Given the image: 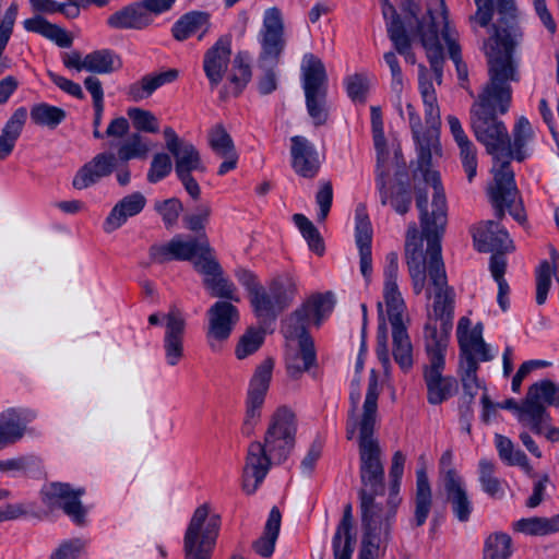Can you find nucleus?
I'll return each mask as SVG.
<instances>
[{
  "label": "nucleus",
  "mask_w": 559,
  "mask_h": 559,
  "mask_svg": "<svg viewBox=\"0 0 559 559\" xmlns=\"http://www.w3.org/2000/svg\"><path fill=\"white\" fill-rule=\"evenodd\" d=\"M26 119H27L26 108L25 107L17 108L12 114V116L9 118L7 123L4 124V127L2 129V133L17 140L22 133V130L26 122Z\"/></svg>",
  "instance_id": "338daca9"
},
{
  "label": "nucleus",
  "mask_w": 559,
  "mask_h": 559,
  "mask_svg": "<svg viewBox=\"0 0 559 559\" xmlns=\"http://www.w3.org/2000/svg\"><path fill=\"white\" fill-rule=\"evenodd\" d=\"M251 79V67L246 52L239 51L234 60L229 81L234 84V95H238Z\"/></svg>",
  "instance_id": "864d4df0"
},
{
  "label": "nucleus",
  "mask_w": 559,
  "mask_h": 559,
  "mask_svg": "<svg viewBox=\"0 0 559 559\" xmlns=\"http://www.w3.org/2000/svg\"><path fill=\"white\" fill-rule=\"evenodd\" d=\"M383 297L390 323L401 322L405 309L404 300L399 290L397 282H384Z\"/></svg>",
  "instance_id": "3c124183"
},
{
  "label": "nucleus",
  "mask_w": 559,
  "mask_h": 559,
  "mask_svg": "<svg viewBox=\"0 0 559 559\" xmlns=\"http://www.w3.org/2000/svg\"><path fill=\"white\" fill-rule=\"evenodd\" d=\"M296 431L295 414L287 407L277 408L270 419L263 441L276 461H286L295 447Z\"/></svg>",
  "instance_id": "4468645a"
},
{
  "label": "nucleus",
  "mask_w": 559,
  "mask_h": 559,
  "mask_svg": "<svg viewBox=\"0 0 559 559\" xmlns=\"http://www.w3.org/2000/svg\"><path fill=\"white\" fill-rule=\"evenodd\" d=\"M493 12L497 13V20L492 24L493 34L484 43L488 69L493 62H499L502 66H514L519 70L514 51L524 39V31L519 22L515 0H492Z\"/></svg>",
  "instance_id": "0eeeda50"
},
{
  "label": "nucleus",
  "mask_w": 559,
  "mask_h": 559,
  "mask_svg": "<svg viewBox=\"0 0 559 559\" xmlns=\"http://www.w3.org/2000/svg\"><path fill=\"white\" fill-rule=\"evenodd\" d=\"M497 211V209L493 206ZM498 221L480 222L473 227L472 234L474 245L480 252L509 253L514 251L515 246L510 238L507 229L500 224V218L496 214Z\"/></svg>",
  "instance_id": "aec40b11"
},
{
  "label": "nucleus",
  "mask_w": 559,
  "mask_h": 559,
  "mask_svg": "<svg viewBox=\"0 0 559 559\" xmlns=\"http://www.w3.org/2000/svg\"><path fill=\"white\" fill-rule=\"evenodd\" d=\"M514 532L531 536H545L559 532V514L551 518L532 516L515 521L512 524Z\"/></svg>",
  "instance_id": "ea45409f"
},
{
  "label": "nucleus",
  "mask_w": 559,
  "mask_h": 559,
  "mask_svg": "<svg viewBox=\"0 0 559 559\" xmlns=\"http://www.w3.org/2000/svg\"><path fill=\"white\" fill-rule=\"evenodd\" d=\"M23 25L27 32L38 33L55 41L59 47L69 48L72 45V37L63 28L40 15L25 20Z\"/></svg>",
  "instance_id": "58836bf2"
},
{
  "label": "nucleus",
  "mask_w": 559,
  "mask_h": 559,
  "mask_svg": "<svg viewBox=\"0 0 559 559\" xmlns=\"http://www.w3.org/2000/svg\"><path fill=\"white\" fill-rule=\"evenodd\" d=\"M292 141V165L304 178H313L320 169V158L314 145L306 138L295 135Z\"/></svg>",
  "instance_id": "bb28decb"
},
{
  "label": "nucleus",
  "mask_w": 559,
  "mask_h": 559,
  "mask_svg": "<svg viewBox=\"0 0 559 559\" xmlns=\"http://www.w3.org/2000/svg\"><path fill=\"white\" fill-rule=\"evenodd\" d=\"M212 207L206 203H202L195 207L193 213L183 216L182 222L185 227L190 231L199 234V237L195 238V240H199L202 235L206 236L205 226L210 221ZM183 238L187 239L191 237L189 236ZM192 238L194 239V237Z\"/></svg>",
  "instance_id": "4d7b16f0"
},
{
  "label": "nucleus",
  "mask_w": 559,
  "mask_h": 559,
  "mask_svg": "<svg viewBox=\"0 0 559 559\" xmlns=\"http://www.w3.org/2000/svg\"><path fill=\"white\" fill-rule=\"evenodd\" d=\"M478 467L479 481L483 490L490 497H501L503 495V490L500 479L495 476L496 463L491 460L481 459L478 463Z\"/></svg>",
  "instance_id": "603ef678"
},
{
  "label": "nucleus",
  "mask_w": 559,
  "mask_h": 559,
  "mask_svg": "<svg viewBox=\"0 0 559 559\" xmlns=\"http://www.w3.org/2000/svg\"><path fill=\"white\" fill-rule=\"evenodd\" d=\"M511 537L501 532L490 534L484 546V559H509L512 554Z\"/></svg>",
  "instance_id": "49530a36"
},
{
  "label": "nucleus",
  "mask_w": 559,
  "mask_h": 559,
  "mask_svg": "<svg viewBox=\"0 0 559 559\" xmlns=\"http://www.w3.org/2000/svg\"><path fill=\"white\" fill-rule=\"evenodd\" d=\"M443 489L453 515L462 523L469 521L474 507L464 480H451L450 484L443 485Z\"/></svg>",
  "instance_id": "f704fd0d"
},
{
  "label": "nucleus",
  "mask_w": 559,
  "mask_h": 559,
  "mask_svg": "<svg viewBox=\"0 0 559 559\" xmlns=\"http://www.w3.org/2000/svg\"><path fill=\"white\" fill-rule=\"evenodd\" d=\"M469 326L471 320L466 317L461 318L456 334L461 353L463 390L465 394L473 399L480 388L477 378V358L481 361H489L492 359V355L483 338V324L477 323L472 330H469Z\"/></svg>",
  "instance_id": "1a4fd4ad"
},
{
  "label": "nucleus",
  "mask_w": 559,
  "mask_h": 559,
  "mask_svg": "<svg viewBox=\"0 0 559 559\" xmlns=\"http://www.w3.org/2000/svg\"><path fill=\"white\" fill-rule=\"evenodd\" d=\"M371 127L373 134V142L377 150L378 168L385 166L390 159V151L386 146L382 114L379 107H371Z\"/></svg>",
  "instance_id": "de8ad7c7"
},
{
  "label": "nucleus",
  "mask_w": 559,
  "mask_h": 559,
  "mask_svg": "<svg viewBox=\"0 0 559 559\" xmlns=\"http://www.w3.org/2000/svg\"><path fill=\"white\" fill-rule=\"evenodd\" d=\"M301 81L308 115L316 127L328 122V74L320 58L306 53L301 64Z\"/></svg>",
  "instance_id": "9b49d317"
},
{
  "label": "nucleus",
  "mask_w": 559,
  "mask_h": 559,
  "mask_svg": "<svg viewBox=\"0 0 559 559\" xmlns=\"http://www.w3.org/2000/svg\"><path fill=\"white\" fill-rule=\"evenodd\" d=\"M66 111L46 103H39L31 108V119L37 126L57 128L64 119Z\"/></svg>",
  "instance_id": "c03bdc74"
},
{
  "label": "nucleus",
  "mask_w": 559,
  "mask_h": 559,
  "mask_svg": "<svg viewBox=\"0 0 559 559\" xmlns=\"http://www.w3.org/2000/svg\"><path fill=\"white\" fill-rule=\"evenodd\" d=\"M436 21L438 35L442 37L448 46L449 56L455 63L459 80L467 81V67L462 61L461 47L457 43L459 34L450 25L448 10L443 0L435 1L433 22Z\"/></svg>",
  "instance_id": "b1692460"
},
{
  "label": "nucleus",
  "mask_w": 559,
  "mask_h": 559,
  "mask_svg": "<svg viewBox=\"0 0 559 559\" xmlns=\"http://www.w3.org/2000/svg\"><path fill=\"white\" fill-rule=\"evenodd\" d=\"M154 22V17L148 15L140 3L133 2L126 5L107 17V25L112 29H134L142 31L150 27Z\"/></svg>",
  "instance_id": "cd10ccee"
},
{
  "label": "nucleus",
  "mask_w": 559,
  "mask_h": 559,
  "mask_svg": "<svg viewBox=\"0 0 559 559\" xmlns=\"http://www.w3.org/2000/svg\"><path fill=\"white\" fill-rule=\"evenodd\" d=\"M166 147L175 158V171L188 194L193 200H199L201 189L197 180L192 177V171H205L201 155L197 147L180 139L170 127L164 129Z\"/></svg>",
  "instance_id": "ddd939ff"
},
{
  "label": "nucleus",
  "mask_w": 559,
  "mask_h": 559,
  "mask_svg": "<svg viewBox=\"0 0 559 559\" xmlns=\"http://www.w3.org/2000/svg\"><path fill=\"white\" fill-rule=\"evenodd\" d=\"M334 307L333 294H314L282 322V333L287 340L312 338L308 333L311 323L320 326Z\"/></svg>",
  "instance_id": "f8f14e48"
},
{
  "label": "nucleus",
  "mask_w": 559,
  "mask_h": 559,
  "mask_svg": "<svg viewBox=\"0 0 559 559\" xmlns=\"http://www.w3.org/2000/svg\"><path fill=\"white\" fill-rule=\"evenodd\" d=\"M258 40L261 50L257 63L262 72L258 79V91L261 95H269L277 88L275 69L286 47L284 17L277 7L264 11Z\"/></svg>",
  "instance_id": "6e6552de"
},
{
  "label": "nucleus",
  "mask_w": 559,
  "mask_h": 559,
  "mask_svg": "<svg viewBox=\"0 0 559 559\" xmlns=\"http://www.w3.org/2000/svg\"><path fill=\"white\" fill-rule=\"evenodd\" d=\"M355 542L352 504L348 503L344 508L343 516L333 536L332 546L334 559H352Z\"/></svg>",
  "instance_id": "2f4dec72"
},
{
  "label": "nucleus",
  "mask_w": 559,
  "mask_h": 559,
  "mask_svg": "<svg viewBox=\"0 0 559 559\" xmlns=\"http://www.w3.org/2000/svg\"><path fill=\"white\" fill-rule=\"evenodd\" d=\"M372 228L364 206L356 210V228L355 241L359 250V267L360 273L367 283L370 282L372 275V257H371Z\"/></svg>",
  "instance_id": "a878e982"
},
{
  "label": "nucleus",
  "mask_w": 559,
  "mask_h": 559,
  "mask_svg": "<svg viewBox=\"0 0 559 559\" xmlns=\"http://www.w3.org/2000/svg\"><path fill=\"white\" fill-rule=\"evenodd\" d=\"M219 531L221 516L211 513L209 503L199 506L183 534V559H212Z\"/></svg>",
  "instance_id": "9d476101"
},
{
  "label": "nucleus",
  "mask_w": 559,
  "mask_h": 559,
  "mask_svg": "<svg viewBox=\"0 0 559 559\" xmlns=\"http://www.w3.org/2000/svg\"><path fill=\"white\" fill-rule=\"evenodd\" d=\"M554 269L546 260L542 261L536 270V302L543 305L551 285Z\"/></svg>",
  "instance_id": "052dcab7"
},
{
  "label": "nucleus",
  "mask_w": 559,
  "mask_h": 559,
  "mask_svg": "<svg viewBox=\"0 0 559 559\" xmlns=\"http://www.w3.org/2000/svg\"><path fill=\"white\" fill-rule=\"evenodd\" d=\"M84 546V542L80 538L67 540L55 550L50 559H76Z\"/></svg>",
  "instance_id": "774afa93"
},
{
  "label": "nucleus",
  "mask_w": 559,
  "mask_h": 559,
  "mask_svg": "<svg viewBox=\"0 0 559 559\" xmlns=\"http://www.w3.org/2000/svg\"><path fill=\"white\" fill-rule=\"evenodd\" d=\"M417 144V170L426 183L433 189L431 210L428 209L427 194L420 191L416 197L419 210L421 235L416 223H411L405 239V259L416 295L426 286V272H443L444 263L441 255V238L447 225V200L441 186L440 175L431 168L432 155L441 154L439 133L423 132L414 138Z\"/></svg>",
  "instance_id": "f03ea898"
},
{
  "label": "nucleus",
  "mask_w": 559,
  "mask_h": 559,
  "mask_svg": "<svg viewBox=\"0 0 559 559\" xmlns=\"http://www.w3.org/2000/svg\"><path fill=\"white\" fill-rule=\"evenodd\" d=\"M391 10V17L389 22L386 23V31L389 38L393 43V46H400L402 44L411 41L409 36L407 35L405 25L403 21L401 20L399 13L396 12L395 8H390Z\"/></svg>",
  "instance_id": "e2e57ef3"
},
{
  "label": "nucleus",
  "mask_w": 559,
  "mask_h": 559,
  "mask_svg": "<svg viewBox=\"0 0 559 559\" xmlns=\"http://www.w3.org/2000/svg\"><path fill=\"white\" fill-rule=\"evenodd\" d=\"M428 276L427 298H432V311L425 324V347L428 364L424 366L427 399L438 405L448 400L455 389L456 380L442 374L445 367V350L453 326L454 292L448 285L445 271L426 272Z\"/></svg>",
  "instance_id": "7ed1b4c3"
},
{
  "label": "nucleus",
  "mask_w": 559,
  "mask_h": 559,
  "mask_svg": "<svg viewBox=\"0 0 559 559\" xmlns=\"http://www.w3.org/2000/svg\"><path fill=\"white\" fill-rule=\"evenodd\" d=\"M148 257L154 264L189 261L193 269L203 275V285L213 297L229 302L240 301L235 284L225 276L215 251L205 235H202L199 240L185 239L182 235H176L165 243L152 245L148 248Z\"/></svg>",
  "instance_id": "39448f33"
},
{
  "label": "nucleus",
  "mask_w": 559,
  "mask_h": 559,
  "mask_svg": "<svg viewBox=\"0 0 559 559\" xmlns=\"http://www.w3.org/2000/svg\"><path fill=\"white\" fill-rule=\"evenodd\" d=\"M273 369L274 359L271 357L265 358L257 366L249 382L247 396L265 400L272 380Z\"/></svg>",
  "instance_id": "79ce46f5"
},
{
  "label": "nucleus",
  "mask_w": 559,
  "mask_h": 559,
  "mask_svg": "<svg viewBox=\"0 0 559 559\" xmlns=\"http://www.w3.org/2000/svg\"><path fill=\"white\" fill-rule=\"evenodd\" d=\"M488 82L485 84L477 100L471 107V128L477 139L496 163L492 167L493 182L488 187V195L492 206L497 209L498 217L506 215V210L521 225L526 222V215L514 173L510 160L513 152L511 139L497 114H506L512 100L511 82H520V70L514 66H502L493 62L488 69Z\"/></svg>",
  "instance_id": "f257e3e1"
},
{
  "label": "nucleus",
  "mask_w": 559,
  "mask_h": 559,
  "mask_svg": "<svg viewBox=\"0 0 559 559\" xmlns=\"http://www.w3.org/2000/svg\"><path fill=\"white\" fill-rule=\"evenodd\" d=\"M84 488H73L68 483H50L41 489L43 502L51 508L61 509L73 523L84 525L87 510L81 502Z\"/></svg>",
  "instance_id": "2eb2a0df"
},
{
  "label": "nucleus",
  "mask_w": 559,
  "mask_h": 559,
  "mask_svg": "<svg viewBox=\"0 0 559 559\" xmlns=\"http://www.w3.org/2000/svg\"><path fill=\"white\" fill-rule=\"evenodd\" d=\"M150 152V146L144 138L139 132H134L123 141L117 150V162L127 163L130 159L140 158L144 159Z\"/></svg>",
  "instance_id": "a18cd8bd"
},
{
  "label": "nucleus",
  "mask_w": 559,
  "mask_h": 559,
  "mask_svg": "<svg viewBox=\"0 0 559 559\" xmlns=\"http://www.w3.org/2000/svg\"><path fill=\"white\" fill-rule=\"evenodd\" d=\"M154 210L162 216L165 227L169 229L177 224L183 205L179 199L170 198L164 201H156Z\"/></svg>",
  "instance_id": "bf43d9fd"
},
{
  "label": "nucleus",
  "mask_w": 559,
  "mask_h": 559,
  "mask_svg": "<svg viewBox=\"0 0 559 559\" xmlns=\"http://www.w3.org/2000/svg\"><path fill=\"white\" fill-rule=\"evenodd\" d=\"M513 142L511 148L513 152L512 158L522 162L525 158L523 152L524 146L533 136V129L530 121L525 117H520L513 128Z\"/></svg>",
  "instance_id": "5fc2aeb1"
},
{
  "label": "nucleus",
  "mask_w": 559,
  "mask_h": 559,
  "mask_svg": "<svg viewBox=\"0 0 559 559\" xmlns=\"http://www.w3.org/2000/svg\"><path fill=\"white\" fill-rule=\"evenodd\" d=\"M389 173L383 167L378 168L377 186L380 193L381 203L390 204L400 215L406 214L412 205V192L407 178H396V183L388 188L385 177Z\"/></svg>",
  "instance_id": "393cba45"
},
{
  "label": "nucleus",
  "mask_w": 559,
  "mask_h": 559,
  "mask_svg": "<svg viewBox=\"0 0 559 559\" xmlns=\"http://www.w3.org/2000/svg\"><path fill=\"white\" fill-rule=\"evenodd\" d=\"M346 91L354 102L364 103L368 92V80L362 74H354L345 80Z\"/></svg>",
  "instance_id": "69168bd1"
},
{
  "label": "nucleus",
  "mask_w": 559,
  "mask_h": 559,
  "mask_svg": "<svg viewBox=\"0 0 559 559\" xmlns=\"http://www.w3.org/2000/svg\"><path fill=\"white\" fill-rule=\"evenodd\" d=\"M207 143L216 156L237 152L231 135L222 123H216L209 130Z\"/></svg>",
  "instance_id": "09e8293b"
},
{
  "label": "nucleus",
  "mask_w": 559,
  "mask_h": 559,
  "mask_svg": "<svg viewBox=\"0 0 559 559\" xmlns=\"http://www.w3.org/2000/svg\"><path fill=\"white\" fill-rule=\"evenodd\" d=\"M282 515L277 507H273L264 526L263 535L252 544L253 550L263 558H270L281 530Z\"/></svg>",
  "instance_id": "4c0bfd02"
},
{
  "label": "nucleus",
  "mask_w": 559,
  "mask_h": 559,
  "mask_svg": "<svg viewBox=\"0 0 559 559\" xmlns=\"http://www.w3.org/2000/svg\"><path fill=\"white\" fill-rule=\"evenodd\" d=\"M269 290L275 305L283 312L290 306L297 294V285L293 277L288 275H281L271 281Z\"/></svg>",
  "instance_id": "37998d69"
},
{
  "label": "nucleus",
  "mask_w": 559,
  "mask_h": 559,
  "mask_svg": "<svg viewBox=\"0 0 559 559\" xmlns=\"http://www.w3.org/2000/svg\"><path fill=\"white\" fill-rule=\"evenodd\" d=\"M251 305L255 316L263 321H274L281 313V310L275 305V300L269 292H265L262 287L257 290L251 297Z\"/></svg>",
  "instance_id": "8fccbe9b"
},
{
  "label": "nucleus",
  "mask_w": 559,
  "mask_h": 559,
  "mask_svg": "<svg viewBox=\"0 0 559 559\" xmlns=\"http://www.w3.org/2000/svg\"><path fill=\"white\" fill-rule=\"evenodd\" d=\"M317 354L312 338L298 342V350L286 356V370L290 378L298 379L304 372L316 365Z\"/></svg>",
  "instance_id": "72a5a7b5"
},
{
  "label": "nucleus",
  "mask_w": 559,
  "mask_h": 559,
  "mask_svg": "<svg viewBox=\"0 0 559 559\" xmlns=\"http://www.w3.org/2000/svg\"><path fill=\"white\" fill-rule=\"evenodd\" d=\"M416 35L419 37L420 44L426 50L430 68L435 74L437 84L442 82L444 53L443 47L438 35L437 21L433 22V7L427 8L426 14L417 20Z\"/></svg>",
  "instance_id": "6ab92c4d"
},
{
  "label": "nucleus",
  "mask_w": 559,
  "mask_h": 559,
  "mask_svg": "<svg viewBox=\"0 0 559 559\" xmlns=\"http://www.w3.org/2000/svg\"><path fill=\"white\" fill-rule=\"evenodd\" d=\"M231 37L224 35L209 48L203 58V70L212 88L218 86L230 64Z\"/></svg>",
  "instance_id": "5701e85b"
},
{
  "label": "nucleus",
  "mask_w": 559,
  "mask_h": 559,
  "mask_svg": "<svg viewBox=\"0 0 559 559\" xmlns=\"http://www.w3.org/2000/svg\"><path fill=\"white\" fill-rule=\"evenodd\" d=\"M146 205V198L141 192H133L122 198L111 209L105 219L104 230L110 234L121 227L129 217H133L142 212Z\"/></svg>",
  "instance_id": "c85d7f7f"
},
{
  "label": "nucleus",
  "mask_w": 559,
  "mask_h": 559,
  "mask_svg": "<svg viewBox=\"0 0 559 559\" xmlns=\"http://www.w3.org/2000/svg\"><path fill=\"white\" fill-rule=\"evenodd\" d=\"M173 164L169 155L166 153H157L153 156L151 168L147 173V180L152 183H155L171 171Z\"/></svg>",
  "instance_id": "0e129e2a"
},
{
  "label": "nucleus",
  "mask_w": 559,
  "mask_h": 559,
  "mask_svg": "<svg viewBox=\"0 0 559 559\" xmlns=\"http://www.w3.org/2000/svg\"><path fill=\"white\" fill-rule=\"evenodd\" d=\"M83 66L86 71L109 74L119 70L122 67V61L112 50L100 49L87 53Z\"/></svg>",
  "instance_id": "a19ab883"
},
{
  "label": "nucleus",
  "mask_w": 559,
  "mask_h": 559,
  "mask_svg": "<svg viewBox=\"0 0 559 559\" xmlns=\"http://www.w3.org/2000/svg\"><path fill=\"white\" fill-rule=\"evenodd\" d=\"M284 461H276L265 444L253 441L249 444L246 463L242 471V488L251 495L262 484L273 464H282Z\"/></svg>",
  "instance_id": "a211bd4d"
},
{
  "label": "nucleus",
  "mask_w": 559,
  "mask_h": 559,
  "mask_svg": "<svg viewBox=\"0 0 559 559\" xmlns=\"http://www.w3.org/2000/svg\"><path fill=\"white\" fill-rule=\"evenodd\" d=\"M557 392V386L550 380L536 382L528 388L522 411L530 416V428L533 432H543V425L549 419L545 405L554 406Z\"/></svg>",
  "instance_id": "f3484780"
},
{
  "label": "nucleus",
  "mask_w": 559,
  "mask_h": 559,
  "mask_svg": "<svg viewBox=\"0 0 559 559\" xmlns=\"http://www.w3.org/2000/svg\"><path fill=\"white\" fill-rule=\"evenodd\" d=\"M264 342V331L254 328H249L240 336L235 349V355L238 359H245L254 354Z\"/></svg>",
  "instance_id": "6e6d98bb"
},
{
  "label": "nucleus",
  "mask_w": 559,
  "mask_h": 559,
  "mask_svg": "<svg viewBox=\"0 0 559 559\" xmlns=\"http://www.w3.org/2000/svg\"><path fill=\"white\" fill-rule=\"evenodd\" d=\"M391 325L394 360L404 372H407L412 369L414 364L411 338L403 321L397 323L393 322Z\"/></svg>",
  "instance_id": "e433bc0d"
},
{
  "label": "nucleus",
  "mask_w": 559,
  "mask_h": 559,
  "mask_svg": "<svg viewBox=\"0 0 559 559\" xmlns=\"http://www.w3.org/2000/svg\"><path fill=\"white\" fill-rule=\"evenodd\" d=\"M418 69V85L425 107V121L427 124L425 132L439 133L441 117L436 90L432 82L428 79L427 68L424 64H419Z\"/></svg>",
  "instance_id": "c756f323"
},
{
  "label": "nucleus",
  "mask_w": 559,
  "mask_h": 559,
  "mask_svg": "<svg viewBox=\"0 0 559 559\" xmlns=\"http://www.w3.org/2000/svg\"><path fill=\"white\" fill-rule=\"evenodd\" d=\"M178 76L179 71L177 69L145 74L139 81L129 85L127 95L133 102H141L151 97L163 85L175 82Z\"/></svg>",
  "instance_id": "7c9ffc66"
},
{
  "label": "nucleus",
  "mask_w": 559,
  "mask_h": 559,
  "mask_svg": "<svg viewBox=\"0 0 559 559\" xmlns=\"http://www.w3.org/2000/svg\"><path fill=\"white\" fill-rule=\"evenodd\" d=\"M206 314L209 320L206 341L211 349L217 352L237 325L239 311L231 302L218 300L209 308Z\"/></svg>",
  "instance_id": "dca6fc26"
},
{
  "label": "nucleus",
  "mask_w": 559,
  "mask_h": 559,
  "mask_svg": "<svg viewBox=\"0 0 559 559\" xmlns=\"http://www.w3.org/2000/svg\"><path fill=\"white\" fill-rule=\"evenodd\" d=\"M210 26V14L207 12L190 11L174 23L171 35L176 40L183 41L200 29H203V33H207Z\"/></svg>",
  "instance_id": "c9c22d12"
},
{
  "label": "nucleus",
  "mask_w": 559,
  "mask_h": 559,
  "mask_svg": "<svg viewBox=\"0 0 559 559\" xmlns=\"http://www.w3.org/2000/svg\"><path fill=\"white\" fill-rule=\"evenodd\" d=\"M128 117L131 119L134 129L140 132L156 133L159 130V123L156 116L146 109L139 107L129 108Z\"/></svg>",
  "instance_id": "13d9d810"
},
{
  "label": "nucleus",
  "mask_w": 559,
  "mask_h": 559,
  "mask_svg": "<svg viewBox=\"0 0 559 559\" xmlns=\"http://www.w3.org/2000/svg\"><path fill=\"white\" fill-rule=\"evenodd\" d=\"M401 480L390 479V493L385 506L376 500L383 493L359 490L361 510V549L358 559H378L384 555L391 540L392 523L402 499L399 496Z\"/></svg>",
  "instance_id": "423d86ee"
},
{
  "label": "nucleus",
  "mask_w": 559,
  "mask_h": 559,
  "mask_svg": "<svg viewBox=\"0 0 559 559\" xmlns=\"http://www.w3.org/2000/svg\"><path fill=\"white\" fill-rule=\"evenodd\" d=\"M432 492L429 479L425 468L416 472V492L414 498V518L412 526L417 528L423 526L431 511Z\"/></svg>",
  "instance_id": "473e14b6"
},
{
  "label": "nucleus",
  "mask_w": 559,
  "mask_h": 559,
  "mask_svg": "<svg viewBox=\"0 0 559 559\" xmlns=\"http://www.w3.org/2000/svg\"><path fill=\"white\" fill-rule=\"evenodd\" d=\"M117 164V156L111 151L96 154L75 173L72 187L76 190H84L98 183L115 171Z\"/></svg>",
  "instance_id": "4be33fe9"
},
{
  "label": "nucleus",
  "mask_w": 559,
  "mask_h": 559,
  "mask_svg": "<svg viewBox=\"0 0 559 559\" xmlns=\"http://www.w3.org/2000/svg\"><path fill=\"white\" fill-rule=\"evenodd\" d=\"M165 334L163 349L166 364L170 367L177 366L185 356L183 340L186 334V319L181 311L174 307L164 316Z\"/></svg>",
  "instance_id": "412c9836"
},
{
  "label": "nucleus",
  "mask_w": 559,
  "mask_h": 559,
  "mask_svg": "<svg viewBox=\"0 0 559 559\" xmlns=\"http://www.w3.org/2000/svg\"><path fill=\"white\" fill-rule=\"evenodd\" d=\"M380 388L378 378L371 374L368 382L362 413L357 414L360 400L359 380L352 382L349 394L350 409L346 426L347 439L350 440L358 429V448L360 461L361 488L366 492L383 493L384 491V467L382 463V450L374 430L378 420V399Z\"/></svg>",
  "instance_id": "20e7f679"
},
{
  "label": "nucleus",
  "mask_w": 559,
  "mask_h": 559,
  "mask_svg": "<svg viewBox=\"0 0 559 559\" xmlns=\"http://www.w3.org/2000/svg\"><path fill=\"white\" fill-rule=\"evenodd\" d=\"M263 404L264 400L247 396L246 417L242 424V433L247 437L253 433L255 426L260 421Z\"/></svg>",
  "instance_id": "680f3d73"
}]
</instances>
